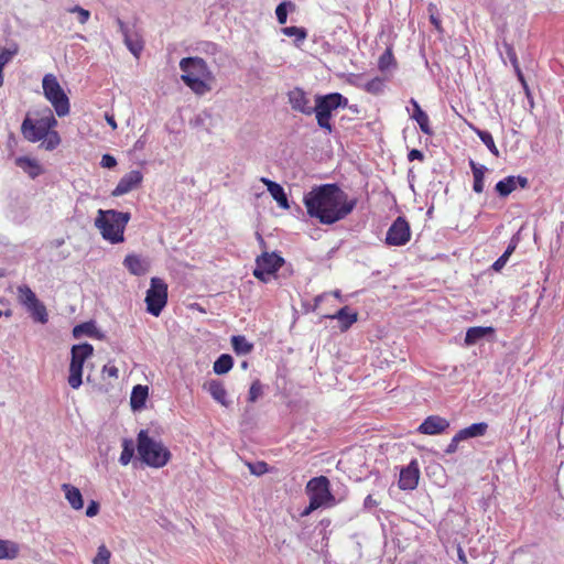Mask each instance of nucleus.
<instances>
[{
	"label": "nucleus",
	"instance_id": "obj_35",
	"mask_svg": "<svg viewBox=\"0 0 564 564\" xmlns=\"http://www.w3.org/2000/svg\"><path fill=\"white\" fill-rule=\"evenodd\" d=\"M234 366V359L228 354L220 355L217 360L214 362L213 369L217 375L227 373Z\"/></svg>",
	"mask_w": 564,
	"mask_h": 564
},
{
	"label": "nucleus",
	"instance_id": "obj_20",
	"mask_svg": "<svg viewBox=\"0 0 564 564\" xmlns=\"http://www.w3.org/2000/svg\"><path fill=\"white\" fill-rule=\"evenodd\" d=\"M15 165L26 173L31 178H35L43 173V167L36 159L29 156H19L15 159Z\"/></svg>",
	"mask_w": 564,
	"mask_h": 564
},
{
	"label": "nucleus",
	"instance_id": "obj_19",
	"mask_svg": "<svg viewBox=\"0 0 564 564\" xmlns=\"http://www.w3.org/2000/svg\"><path fill=\"white\" fill-rule=\"evenodd\" d=\"M203 388L209 392L212 398L224 406H228L230 401L227 399V390L225 384L216 379L206 381Z\"/></svg>",
	"mask_w": 564,
	"mask_h": 564
},
{
	"label": "nucleus",
	"instance_id": "obj_63",
	"mask_svg": "<svg viewBox=\"0 0 564 564\" xmlns=\"http://www.w3.org/2000/svg\"><path fill=\"white\" fill-rule=\"evenodd\" d=\"M4 275H6V271H4V269H1V268H0V278H2V276H4Z\"/></svg>",
	"mask_w": 564,
	"mask_h": 564
},
{
	"label": "nucleus",
	"instance_id": "obj_51",
	"mask_svg": "<svg viewBox=\"0 0 564 564\" xmlns=\"http://www.w3.org/2000/svg\"><path fill=\"white\" fill-rule=\"evenodd\" d=\"M518 246V241L511 240L505 252L501 254L503 258L509 260L510 256L514 252L516 248Z\"/></svg>",
	"mask_w": 564,
	"mask_h": 564
},
{
	"label": "nucleus",
	"instance_id": "obj_42",
	"mask_svg": "<svg viewBox=\"0 0 564 564\" xmlns=\"http://www.w3.org/2000/svg\"><path fill=\"white\" fill-rule=\"evenodd\" d=\"M282 33L286 36H295L297 41H304L306 39V31L303 28L286 26L282 29Z\"/></svg>",
	"mask_w": 564,
	"mask_h": 564
},
{
	"label": "nucleus",
	"instance_id": "obj_50",
	"mask_svg": "<svg viewBox=\"0 0 564 564\" xmlns=\"http://www.w3.org/2000/svg\"><path fill=\"white\" fill-rule=\"evenodd\" d=\"M508 260L500 256L491 265V269L496 272H500L505 265L507 264Z\"/></svg>",
	"mask_w": 564,
	"mask_h": 564
},
{
	"label": "nucleus",
	"instance_id": "obj_64",
	"mask_svg": "<svg viewBox=\"0 0 564 564\" xmlns=\"http://www.w3.org/2000/svg\"><path fill=\"white\" fill-rule=\"evenodd\" d=\"M324 297H325V295H321V296L316 297V302L324 300Z\"/></svg>",
	"mask_w": 564,
	"mask_h": 564
},
{
	"label": "nucleus",
	"instance_id": "obj_31",
	"mask_svg": "<svg viewBox=\"0 0 564 564\" xmlns=\"http://www.w3.org/2000/svg\"><path fill=\"white\" fill-rule=\"evenodd\" d=\"M84 335L94 337V338L101 337V335L99 334V332L95 325V322H93V321L78 324L73 328V336L75 338H80Z\"/></svg>",
	"mask_w": 564,
	"mask_h": 564
},
{
	"label": "nucleus",
	"instance_id": "obj_41",
	"mask_svg": "<svg viewBox=\"0 0 564 564\" xmlns=\"http://www.w3.org/2000/svg\"><path fill=\"white\" fill-rule=\"evenodd\" d=\"M111 553L105 544L98 547L97 555L95 556L93 564H109Z\"/></svg>",
	"mask_w": 564,
	"mask_h": 564
},
{
	"label": "nucleus",
	"instance_id": "obj_18",
	"mask_svg": "<svg viewBox=\"0 0 564 564\" xmlns=\"http://www.w3.org/2000/svg\"><path fill=\"white\" fill-rule=\"evenodd\" d=\"M117 23L119 25L120 32L123 35L127 47L138 58L144 46L141 35L138 33H130L128 26L122 20L118 19Z\"/></svg>",
	"mask_w": 564,
	"mask_h": 564
},
{
	"label": "nucleus",
	"instance_id": "obj_23",
	"mask_svg": "<svg viewBox=\"0 0 564 564\" xmlns=\"http://www.w3.org/2000/svg\"><path fill=\"white\" fill-rule=\"evenodd\" d=\"M62 490L64 491L65 498L68 501L69 506L74 510L83 509L84 499H83V495H82L80 490L77 487H75L70 484H63Z\"/></svg>",
	"mask_w": 564,
	"mask_h": 564
},
{
	"label": "nucleus",
	"instance_id": "obj_12",
	"mask_svg": "<svg viewBox=\"0 0 564 564\" xmlns=\"http://www.w3.org/2000/svg\"><path fill=\"white\" fill-rule=\"evenodd\" d=\"M411 227L409 221L403 217H397L389 227L384 242L391 247L405 246L411 240Z\"/></svg>",
	"mask_w": 564,
	"mask_h": 564
},
{
	"label": "nucleus",
	"instance_id": "obj_8",
	"mask_svg": "<svg viewBox=\"0 0 564 564\" xmlns=\"http://www.w3.org/2000/svg\"><path fill=\"white\" fill-rule=\"evenodd\" d=\"M70 364L68 384L73 389H78L83 383V367L85 361L94 355V347L88 343L74 345L70 350Z\"/></svg>",
	"mask_w": 564,
	"mask_h": 564
},
{
	"label": "nucleus",
	"instance_id": "obj_13",
	"mask_svg": "<svg viewBox=\"0 0 564 564\" xmlns=\"http://www.w3.org/2000/svg\"><path fill=\"white\" fill-rule=\"evenodd\" d=\"M449 427V421L440 415L427 416L417 427V432L424 435H440Z\"/></svg>",
	"mask_w": 564,
	"mask_h": 564
},
{
	"label": "nucleus",
	"instance_id": "obj_14",
	"mask_svg": "<svg viewBox=\"0 0 564 564\" xmlns=\"http://www.w3.org/2000/svg\"><path fill=\"white\" fill-rule=\"evenodd\" d=\"M142 180L143 175L140 171H130L120 178L111 195L115 197L122 196L137 188L142 183Z\"/></svg>",
	"mask_w": 564,
	"mask_h": 564
},
{
	"label": "nucleus",
	"instance_id": "obj_61",
	"mask_svg": "<svg viewBox=\"0 0 564 564\" xmlns=\"http://www.w3.org/2000/svg\"><path fill=\"white\" fill-rule=\"evenodd\" d=\"M518 79H519V82L521 83L522 87H523V88H527V84H528V83H527V80H525L524 76H521V77H520V78H518Z\"/></svg>",
	"mask_w": 564,
	"mask_h": 564
},
{
	"label": "nucleus",
	"instance_id": "obj_54",
	"mask_svg": "<svg viewBox=\"0 0 564 564\" xmlns=\"http://www.w3.org/2000/svg\"><path fill=\"white\" fill-rule=\"evenodd\" d=\"M462 441H456V434L453 436V438L451 440V443L448 444L447 448H446V453L447 454H452V453H455L457 447H458V444L460 443Z\"/></svg>",
	"mask_w": 564,
	"mask_h": 564
},
{
	"label": "nucleus",
	"instance_id": "obj_27",
	"mask_svg": "<svg viewBox=\"0 0 564 564\" xmlns=\"http://www.w3.org/2000/svg\"><path fill=\"white\" fill-rule=\"evenodd\" d=\"M325 317L330 319H339L341 323V330H347L354 323L357 322V313H349L347 306L341 307L334 314H327Z\"/></svg>",
	"mask_w": 564,
	"mask_h": 564
},
{
	"label": "nucleus",
	"instance_id": "obj_33",
	"mask_svg": "<svg viewBox=\"0 0 564 564\" xmlns=\"http://www.w3.org/2000/svg\"><path fill=\"white\" fill-rule=\"evenodd\" d=\"M495 329L492 327L475 326L470 327L466 332L465 344L470 346L476 344L477 340L485 337L488 334H492Z\"/></svg>",
	"mask_w": 564,
	"mask_h": 564
},
{
	"label": "nucleus",
	"instance_id": "obj_11",
	"mask_svg": "<svg viewBox=\"0 0 564 564\" xmlns=\"http://www.w3.org/2000/svg\"><path fill=\"white\" fill-rule=\"evenodd\" d=\"M284 264V259L275 252H263L256 259V268L253 269V276L259 281L267 283L269 276L275 274L278 270Z\"/></svg>",
	"mask_w": 564,
	"mask_h": 564
},
{
	"label": "nucleus",
	"instance_id": "obj_2",
	"mask_svg": "<svg viewBox=\"0 0 564 564\" xmlns=\"http://www.w3.org/2000/svg\"><path fill=\"white\" fill-rule=\"evenodd\" d=\"M56 126L57 120L52 109L44 107L26 113L21 124V133L26 141H41V148L53 151L62 142L59 133L55 130Z\"/></svg>",
	"mask_w": 564,
	"mask_h": 564
},
{
	"label": "nucleus",
	"instance_id": "obj_5",
	"mask_svg": "<svg viewBox=\"0 0 564 564\" xmlns=\"http://www.w3.org/2000/svg\"><path fill=\"white\" fill-rule=\"evenodd\" d=\"M137 451L140 459L150 467H164L171 459L170 449L149 436L148 432L141 430L137 437Z\"/></svg>",
	"mask_w": 564,
	"mask_h": 564
},
{
	"label": "nucleus",
	"instance_id": "obj_38",
	"mask_svg": "<svg viewBox=\"0 0 564 564\" xmlns=\"http://www.w3.org/2000/svg\"><path fill=\"white\" fill-rule=\"evenodd\" d=\"M474 131L479 137V139L484 142V144L488 148V150L495 155L499 156V150L495 143L494 137L490 132L480 130L478 128H474Z\"/></svg>",
	"mask_w": 564,
	"mask_h": 564
},
{
	"label": "nucleus",
	"instance_id": "obj_43",
	"mask_svg": "<svg viewBox=\"0 0 564 564\" xmlns=\"http://www.w3.org/2000/svg\"><path fill=\"white\" fill-rule=\"evenodd\" d=\"M133 453L134 451L131 443L126 440L123 442V448L119 458L120 463L122 465H128L131 462V458L133 457Z\"/></svg>",
	"mask_w": 564,
	"mask_h": 564
},
{
	"label": "nucleus",
	"instance_id": "obj_10",
	"mask_svg": "<svg viewBox=\"0 0 564 564\" xmlns=\"http://www.w3.org/2000/svg\"><path fill=\"white\" fill-rule=\"evenodd\" d=\"M306 492L313 503H319L322 507L335 505V497L330 491V482L326 476L314 477L306 484Z\"/></svg>",
	"mask_w": 564,
	"mask_h": 564
},
{
	"label": "nucleus",
	"instance_id": "obj_62",
	"mask_svg": "<svg viewBox=\"0 0 564 564\" xmlns=\"http://www.w3.org/2000/svg\"><path fill=\"white\" fill-rule=\"evenodd\" d=\"M524 91H525V95L529 97L530 96V88H529V85L527 84V88H523Z\"/></svg>",
	"mask_w": 564,
	"mask_h": 564
},
{
	"label": "nucleus",
	"instance_id": "obj_49",
	"mask_svg": "<svg viewBox=\"0 0 564 564\" xmlns=\"http://www.w3.org/2000/svg\"><path fill=\"white\" fill-rule=\"evenodd\" d=\"M100 165L106 169H112L117 165V160L111 154H104L101 158Z\"/></svg>",
	"mask_w": 564,
	"mask_h": 564
},
{
	"label": "nucleus",
	"instance_id": "obj_22",
	"mask_svg": "<svg viewBox=\"0 0 564 564\" xmlns=\"http://www.w3.org/2000/svg\"><path fill=\"white\" fill-rule=\"evenodd\" d=\"M411 104L413 106V113H412V119H414L421 131L424 133V134H427V135H431L433 134V130L430 126V119H429V116L427 113L422 110V108L420 107L419 102L414 99H411Z\"/></svg>",
	"mask_w": 564,
	"mask_h": 564
},
{
	"label": "nucleus",
	"instance_id": "obj_9",
	"mask_svg": "<svg viewBox=\"0 0 564 564\" xmlns=\"http://www.w3.org/2000/svg\"><path fill=\"white\" fill-rule=\"evenodd\" d=\"M169 285L158 276L151 278L150 288L147 291L144 302L147 311L151 315L158 317L167 304Z\"/></svg>",
	"mask_w": 564,
	"mask_h": 564
},
{
	"label": "nucleus",
	"instance_id": "obj_30",
	"mask_svg": "<svg viewBox=\"0 0 564 564\" xmlns=\"http://www.w3.org/2000/svg\"><path fill=\"white\" fill-rule=\"evenodd\" d=\"M19 553L20 546L17 542L0 539V560H14Z\"/></svg>",
	"mask_w": 564,
	"mask_h": 564
},
{
	"label": "nucleus",
	"instance_id": "obj_15",
	"mask_svg": "<svg viewBox=\"0 0 564 564\" xmlns=\"http://www.w3.org/2000/svg\"><path fill=\"white\" fill-rule=\"evenodd\" d=\"M420 478V469L416 460H412L400 471L399 487L402 490H413L416 488Z\"/></svg>",
	"mask_w": 564,
	"mask_h": 564
},
{
	"label": "nucleus",
	"instance_id": "obj_21",
	"mask_svg": "<svg viewBox=\"0 0 564 564\" xmlns=\"http://www.w3.org/2000/svg\"><path fill=\"white\" fill-rule=\"evenodd\" d=\"M123 264L133 275H143L149 271V263L137 254H128Z\"/></svg>",
	"mask_w": 564,
	"mask_h": 564
},
{
	"label": "nucleus",
	"instance_id": "obj_56",
	"mask_svg": "<svg viewBox=\"0 0 564 564\" xmlns=\"http://www.w3.org/2000/svg\"><path fill=\"white\" fill-rule=\"evenodd\" d=\"M105 118H106V121L108 122V124L115 130L117 129V122L113 118L112 115H109V113H106L105 115Z\"/></svg>",
	"mask_w": 564,
	"mask_h": 564
},
{
	"label": "nucleus",
	"instance_id": "obj_60",
	"mask_svg": "<svg viewBox=\"0 0 564 564\" xmlns=\"http://www.w3.org/2000/svg\"><path fill=\"white\" fill-rule=\"evenodd\" d=\"M514 67V70H516V74L518 76V78H520L521 76H524L519 64L517 66H513Z\"/></svg>",
	"mask_w": 564,
	"mask_h": 564
},
{
	"label": "nucleus",
	"instance_id": "obj_1",
	"mask_svg": "<svg viewBox=\"0 0 564 564\" xmlns=\"http://www.w3.org/2000/svg\"><path fill=\"white\" fill-rule=\"evenodd\" d=\"M303 202L307 214L325 225L346 218L357 205V199H348L347 194L336 184H324L312 188L305 194Z\"/></svg>",
	"mask_w": 564,
	"mask_h": 564
},
{
	"label": "nucleus",
	"instance_id": "obj_17",
	"mask_svg": "<svg viewBox=\"0 0 564 564\" xmlns=\"http://www.w3.org/2000/svg\"><path fill=\"white\" fill-rule=\"evenodd\" d=\"M529 181L524 176H507L503 180L499 181L495 189L499 194L500 197H507L510 195L513 191L517 189V187L525 188L528 187Z\"/></svg>",
	"mask_w": 564,
	"mask_h": 564
},
{
	"label": "nucleus",
	"instance_id": "obj_44",
	"mask_svg": "<svg viewBox=\"0 0 564 564\" xmlns=\"http://www.w3.org/2000/svg\"><path fill=\"white\" fill-rule=\"evenodd\" d=\"M288 4L292 6V3H288V2H281L276 9H275V14H276V19H278V22L280 24H285L286 23V19H288Z\"/></svg>",
	"mask_w": 564,
	"mask_h": 564
},
{
	"label": "nucleus",
	"instance_id": "obj_28",
	"mask_svg": "<svg viewBox=\"0 0 564 564\" xmlns=\"http://www.w3.org/2000/svg\"><path fill=\"white\" fill-rule=\"evenodd\" d=\"M469 166L474 176L473 189L475 193L480 194L484 192V180L487 167L485 165L477 164L474 160L469 161Z\"/></svg>",
	"mask_w": 564,
	"mask_h": 564
},
{
	"label": "nucleus",
	"instance_id": "obj_46",
	"mask_svg": "<svg viewBox=\"0 0 564 564\" xmlns=\"http://www.w3.org/2000/svg\"><path fill=\"white\" fill-rule=\"evenodd\" d=\"M102 376L104 377H110L113 379H118L119 377V369L116 367L115 364L108 362L102 367Z\"/></svg>",
	"mask_w": 564,
	"mask_h": 564
},
{
	"label": "nucleus",
	"instance_id": "obj_53",
	"mask_svg": "<svg viewBox=\"0 0 564 564\" xmlns=\"http://www.w3.org/2000/svg\"><path fill=\"white\" fill-rule=\"evenodd\" d=\"M409 161L420 160L422 161L424 159L423 153L420 150L413 149L408 154Z\"/></svg>",
	"mask_w": 564,
	"mask_h": 564
},
{
	"label": "nucleus",
	"instance_id": "obj_39",
	"mask_svg": "<svg viewBox=\"0 0 564 564\" xmlns=\"http://www.w3.org/2000/svg\"><path fill=\"white\" fill-rule=\"evenodd\" d=\"M386 87V78L383 77H373L372 79L368 80L364 85V90L372 94V95H379L383 91Z\"/></svg>",
	"mask_w": 564,
	"mask_h": 564
},
{
	"label": "nucleus",
	"instance_id": "obj_7",
	"mask_svg": "<svg viewBox=\"0 0 564 564\" xmlns=\"http://www.w3.org/2000/svg\"><path fill=\"white\" fill-rule=\"evenodd\" d=\"M45 98L52 104L56 115L64 117L69 113V99L53 74H46L42 80Z\"/></svg>",
	"mask_w": 564,
	"mask_h": 564
},
{
	"label": "nucleus",
	"instance_id": "obj_36",
	"mask_svg": "<svg viewBox=\"0 0 564 564\" xmlns=\"http://www.w3.org/2000/svg\"><path fill=\"white\" fill-rule=\"evenodd\" d=\"M397 67V61L393 55L392 48L387 47L384 53L379 57L378 59V68L380 72L384 73L389 70L390 68Z\"/></svg>",
	"mask_w": 564,
	"mask_h": 564
},
{
	"label": "nucleus",
	"instance_id": "obj_48",
	"mask_svg": "<svg viewBox=\"0 0 564 564\" xmlns=\"http://www.w3.org/2000/svg\"><path fill=\"white\" fill-rule=\"evenodd\" d=\"M99 502H97L96 500H90L86 509V516L93 518L99 513Z\"/></svg>",
	"mask_w": 564,
	"mask_h": 564
},
{
	"label": "nucleus",
	"instance_id": "obj_29",
	"mask_svg": "<svg viewBox=\"0 0 564 564\" xmlns=\"http://www.w3.org/2000/svg\"><path fill=\"white\" fill-rule=\"evenodd\" d=\"M25 310L30 313L34 322L41 324H46L48 322V313L46 306L40 300H37L35 304L26 306Z\"/></svg>",
	"mask_w": 564,
	"mask_h": 564
},
{
	"label": "nucleus",
	"instance_id": "obj_52",
	"mask_svg": "<svg viewBox=\"0 0 564 564\" xmlns=\"http://www.w3.org/2000/svg\"><path fill=\"white\" fill-rule=\"evenodd\" d=\"M322 506H319V503H313V500L310 499V503L308 506L302 511L301 516L302 517H307L310 516L313 511H315L316 509L321 508Z\"/></svg>",
	"mask_w": 564,
	"mask_h": 564
},
{
	"label": "nucleus",
	"instance_id": "obj_58",
	"mask_svg": "<svg viewBox=\"0 0 564 564\" xmlns=\"http://www.w3.org/2000/svg\"><path fill=\"white\" fill-rule=\"evenodd\" d=\"M458 558L463 564H467V557L460 547L458 549Z\"/></svg>",
	"mask_w": 564,
	"mask_h": 564
},
{
	"label": "nucleus",
	"instance_id": "obj_4",
	"mask_svg": "<svg viewBox=\"0 0 564 564\" xmlns=\"http://www.w3.org/2000/svg\"><path fill=\"white\" fill-rule=\"evenodd\" d=\"M130 218V213L99 209L95 218V226L105 240L113 245L120 243L124 241V230Z\"/></svg>",
	"mask_w": 564,
	"mask_h": 564
},
{
	"label": "nucleus",
	"instance_id": "obj_24",
	"mask_svg": "<svg viewBox=\"0 0 564 564\" xmlns=\"http://www.w3.org/2000/svg\"><path fill=\"white\" fill-rule=\"evenodd\" d=\"M261 182L267 186V189L270 193V195L273 197V199L276 200V203L281 207L289 208L286 194L284 193V189L280 184L265 177H262Z\"/></svg>",
	"mask_w": 564,
	"mask_h": 564
},
{
	"label": "nucleus",
	"instance_id": "obj_16",
	"mask_svg": "<svg viewBox=\"0 0 564 564\" xmlns=\"http://www.w3.org/2000/svg\"><path fill=\"white\" fill-rule=\"evenodd\" d=\"M288 97L293 110L307 116L313 113V107L311 106V101L303 89L294 88L291 91H289Z\"/></svg>",
	"mask_w": 564,
	"mask_h": 564
},
{
	"label": "nucleus",
	"instance_id": "obj_37",
	"mask_svg": "<svg viewBox=\"0 0 564 564\" xmlns=\"http://www.w3.org/2000/svg\"><path fill=\"white\" fill-rule=\"evenodd\" d=\"M19 47L13 44L10 48H2L0 52V87L3 86V67L18 54Z\"/></svg>",
	"mask_w": 564,
	"mask_h": 564
},
{
	"label": "nucleus",
	"instance_id": "obj_26",
	"mask_svg": "<svg viewBox=\"0 0 564 564\" xmlns=\"http://www.w3.org/2000/svg\"><path fill=\"white\" fill-rule=\"evenodd\" d=\"M149 395V388L147 386L137 384L133 387L131 397H130V405L133 410H140L144 406L145 401Z\"/></svg>",
	"mask_w": 564,
	"mask_h": 564
},
{
	"label": "nucleus",
	"instance_id": "obj_32",
	"mask_svg": "<svg viewBox=\"0 0 564 564\" xmlns=\"http://www.w3.org/2000/svg\"><path fill=\"white\" fill-rule=\"evenodd\" d=\"M17 299L24 308L29 305L35 304L39 300L36 294L26 284H22L17 288Z\"/></svg>",
	"mask_w": 564,
	"mask_h": 564
},
{
	"label": "nucleus",
	"instance_id": "obj_47",
	"mask_svg": "<svg viewBox=\"0 0 564 564\" xmlns=\"http://www.w3.org/2000/svg\"><path fill=\"white\" fill-rule=\"evenodd\" d=\"M249 468H250V471L253 475L260 476V475H263V474H265L268 471V464L264 463V462H258L254 465L250 464Z\"/></svg>",
	"mask_w": 564,
	"mask_h": 564
},
{
	"label": "nucleus",
	"instance_id": "obj_25",
	"mask_svg": "<svg viewBox=\"0 0 564 564\" xmlns=\"http://www.w3.org/2000/svg\"><path fill=\"white\" fill-rule=\"evenodd\" d=\"M488 430V424L485 422L474 423L456 433V441H465L471 437L484 436Z\"/></svg>",
	"mask_w": 564,
	"mask_h": 564
},
{
	"label": "nucleus",
	"instance_id": "obj_6",
	"mask_svg": "<svg viewBox=\"0 0 564 564\" xmlns=\"http://www.w3.org/2000/svg\"><path fill=\"white\" fill-rule=\"evenodd\" d=\"M348 106V99L339 93H330L324 96H316L315 112L317 124L328 132H332V112L338 108L345 109Z\"/></svg>",
	"mask_w": 564,
	"mask_h": 564
},
{
	"label": "nucleus",
	"instance_id": "obj_59",
	"mask_svg": "<svg viewBox=\"0 0 564 564\" xmlns=\"http://www.w3.org/2000/svg\"><path fill=\"white\" fill-rule=\"evenodd\" d=\"M514 67V70H516V74L518 76V78H520L521 76H524L519 64L517 66H513Z\"/></svg>",
	"mask_w": 564,
	"mask_h": 564
},
{
	"label": "nucleus",
	"instance_id": "obj_55",
	"mask_svg": "<svg viewBox=\"0 0 564 564\" xmlns=\"http://www.w3.org/2000/svg\"><path fill=\"white\" fill-rule=\"evenodd\" d=\"M430 21L438 32H443L441 20L437 17H435L434 14H431Z\"/></svg>",
	"mask_w": 564,
	"mask_h": 564
},
{
	"label": "nucleus",
	"instance_id": "obj_34",
	"mask_svg": "<svg viewBox=\"0 0 564 564\" xmlns=\"http://www.w3.org/2000/svg\"><path fill=\"white\" fill-rule=\"evenodd\" d=\"M231 345L236 354L248 355L252 351L253 345L245 336L236 335L231 337Z\"/></svg>",
	"mask_w": 564,
	"mask_h": 564
},
{
	"label": "nucleus",
	"instance_id": "obj_45",
	"mask_svg": "<svg viewBox=\"0 0 564 564\" xmlns=\"http://www.w3.org/2000/svg\"><path fill=\"white\" fill-rule=\"evenodd\" d=\"M68 12H70V13H77V15H78V21H79V23H82V24H85V23L89 20V18H90V12H89L88 10H86V9H84V8H82V7H79V6H75V7L70 8V9L68 10Z\"/></svg>",
	"mask_w": 564,
	"mask_h": 564
},
{
	"label": "nucleus",
	"instance_id": "obj_57",
	"mask_svg": "<svg viewBox=\"0 0 564 564\" xmlns=\"http://www.w3.org/2000/svg\"><path fill=\"white\" fill-rule=\"evenodd\" d=\"M508 55L510 57V61H511L512 65L517 66L519 64V62H518V57H517V54L514 53V51L510 50Z\"/></svg>",
	"mask_w": 564,
	"mask_h": 564
},
{
	"label": "nucleus",
	"instance_id": "obj_3",
	"mask_svg": "<svg viewBox=\"0 0 564 564\" xmlns=\"http://www.w3.org/2000/svg\"><path fill=\"white\" fill-rule=\"evenodd\" d=\"M181 79L197 95H205L212 87L214 76L202 57H184L180 62Z\"/></svg>",
	"mask_w": 564,
	"mask_h": 564
},
{
	"label": "nucleus",
	"instance_id": "obj_40",
	"mask_svg": "<svg viewBox=\"0 0 564 564\" xmlns=\"http://www.w3.org/2000/svg\"><path fill=\"white\" fill-rule=\"evenodd\" d=\"M263 394V387L260 380H254L249 389L248 402L254 403Z\"/></svg>",
	"mask_w": 564,
	"mask_h": 564
}]
</instances>
